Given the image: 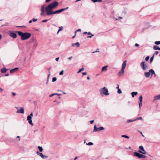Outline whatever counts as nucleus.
I'll return each mask as SVG.
<instances>
[{
	"label": "nucleus",
	"mask_w": 160,
	"mask_h": 160,
	"mask_svg": "<svg viewBox=\"0 0 160 160\" xmlns=\"http://www.w3.org/2000/svg\"><path fill=\"white\" fill-rule=\"evenodd\" d=\"M116 88L118 89H118H119V85H118L117 87H116Z\"/></svg>",
	"instance_id": "58"
},
{
	"label": "nucleus",
	"mask_w": 160,
	"mask_h": 160,
	"mask_svg": "<svg viewBox=\"0 0 160 160\" xmlns=\"http://www.w3.org/2000/svg\"><path fill=\"white\" fill-rule=\"evenodd\" d=\"M87 79H88V80H89V79H90V78H89V77H87Z\"/></svg>",
	"instance_id": "62"
},
{
	"label": "nucleus",
	"mask_w": 160,
	"mask_h": 160,
	"mask_svg": "<svg viewBox=\"0 0 160 160\" xmlns=\"http://www.w3.org/2000/svg\"><path fill=\"white\" fill-rule=\"evenodd\" d=\"M122 137L125 138H127V139H129V137L128 136L126 135H122Z\"/></svg>",
	"instance_id": "29"
},
{
	"label": "nucleus",
	"mask_w": 160,
	"mask_h": 160,
	"mask_svg": "<svg viewBox=\"0 0 160 160\" xmlns=\"http://www.w3.org/2000/svg\"><path fill=\"white\" fill-rule=\"evenodd\" d=\"M83 70H84V68H81L79 69V70L77 72V73H79L81 72H82V71H83Z\"/></svg>",
	"instance_id": "27"
},
{
	"label": "nucleus",
	"mask_w": 160,
	"mask_h": 160,
	"mask_svg": "<svg viewBox=\"0 0 160 160\" xmlns=\"http://www.w3.org/2000/svg\"><path fill=\"white\" fill-rule=\"evenodd\" d=\"M55 95H58V96H59V95H60L61 94H58V93H56V94Z\"/></svg>",
	"instance_id": "59"
},
{
	"label": "nucleus",
	"mask_w": 160,
	"mask_h": 160,
	"mask_svg": "<svg viewBox=\"0 0 160 160\" xmlns=\"http://www.w3.org/2000/svg\"><path fill=\"white\" fill-rule=\"evenodd\" d=\"M7 69L6 68H3L1 69V71L2 73H5L7 71Z\"/></svg>",
	"instance_id": "16"
},
{
	"label": "nucleus",
	"mask_w": 160,
	"mask_h": 160,
	"mask_svg": "<svg viewBox=\"0 0 160 160\" xmlns=\"http://www.w3.org/2000/svg\"><path fill=\"white\" fill-rule=\"evenodd\" d=\"M64 71L63 70H62L60 72L59 74L60 75H62L63 74Z\"/></svg>",
	"instance_id": "37"
},
{
	"label": "nucleus",
	"mask_w": 160,
	"mask_h": 160,
	"mask_svg": "<svg viewBox=\"0 0 160 160\" xmlns=\"http://www.w3.org/2000/svg\"><path fill=\"white\" fill-rule=\"evenodd\" d=\"M36 153L37 155H39L41 157H42V156L43 155V154L42 153L39 152L38 151Z\"/></svg>",
	"instance_id": "23"
},
{
	"label": "nucleus",
	"mask_w": 160,
	"mask_h": 160,
	"mask_svg": "<svg viewBox=\"0 0 160 160\" xmlns=\"http://www.w3.org/2000/svg\"><path fill=\"white\" fill-rule=\"evenodd\" d=\"M33 113L32 112L30 113L29 115L28 116L27 118V120L28 121V123L32 126L33 125V123H32V117L33 116Z\"/></svg>",
	"instance_id": "5"
},
{
	"label": "nucleus",
	"mask_w": 160,
	"mask_h": 160,
	"mask_svg": "<svg viewBox=\"0 0 160 160\" xmlns=\"http://www.w3.org/2000/svg\"><path fill=\"white\" fill-rule=\"evenodd\" d=\"M100 91L101 95L104 94L106 96H107L109 94L108 92V90L105 87H104L103 88L101 89Z\"/></svg>",
	"instance_id": "4"
},
{
	"label": "nucleus",
	"mask_w": 160,
	"mask_h": 160,
	"mask_svg": "<svg viewBox=\"0 0 160 160\" xmlns=\"http://www.w3.org/2000/svg\"><path fill=\"white\" fill-rule=\"evenodd\" d=\"M160 99V94L159 95L155 96L154 98V100L156 101L157 100Z\"/></svg>",
	"instance_id": "14"
},
{
	"label": "nucleus",
	"mask_w": 160,
	"mask_h": 160,
	"mask_svg": "<svg viewBox=\"0 0 160 160\" xmlns=\"http://www.w3.org/2000/svg\"><path fill=\"white\" fill-rule=\"evenodd\" d=\"M59 59V57L57 58H56L55 60L56 61H58Z\"/></svg>",
	"instance_id": "50"
},
{
	"label": "nucleus",
	"mask_w": 160,
	"mask_h": 160,
	"mask_svg": "<svg viewBox=\"0 0 160 160\" xmlns=\"http://www.w3.org/2000/svg\"><path fill=\"white\" fill-rule=\"evenodd\" d=\"M51 68H48V72L49 73V74L48 75V77H49V76L50 75V70Z\"/></svg>",
	"instance_id": "39"
},
{
	"label": "nucleus",
	"mask_w": 160,
	"mask_h": 160,
	"mask_svg": "<svg viewBox=\"0 0 160 160\" xmlns=\"http://www.w3.org/2000/svg\"><path fill=\"white\" fill-rule=\"evenodd\" d=\"M9 76V74L8 73L6 74L5 75V76Z\"/></svg>",
	"instance_id": "55"
},
{
	"label": "nucleus",
	"mask_w": 160,
	"mask_h": 160,
	"mask_svg": "<svg viewBox=\"0 0 160 160\" xmlns=\"http://www.w3.org/2000/svg\"><path fill=\"white\" fill-rule=\"evenodd\" d=\"M117 92L119 94H121L122 93V92L120 89H118L117 91Z\"/></svg>",
	"instance_id": "31"
},
{
	"label": "nucleus",
	"mask_w": 160,
	"mask_h": 160,
	"mask_svg": "<svg viewBox=\"0 0 160 160\" xmlns=\"http://www.w3.org/2000/svg\"><path fill=\"white\" fill-rule=\"evenodd\" d=\"M127 61H124L122 64V67L121 70L118 72V75L120 76L124 74V69L126 66Z\"/></svg>",
	"instance_id": "3"
},
{
	"label": "nucleus",
	"mask_w": 160,
	"mask_h": 160,
	"mask_svg": "<svg viewBox=\"0 0 160 160\" xmlns=\"http://www.w3.org/2000/svg\"><path fill=\"white\" fill-rule=\"evenodd\" d=\"M104 128L102 127H101L99 128H97L96 125H95L94 127L93 132H97L100 131L102 130H104Z\"/></svg>",
	"instance_id": "9"
},
{
	"label": "nucleus",
	"mask_w": 160,
	"mask_h": 160,
	"mask_svg": "<svg viewBox=\"0 0 160 160\" xmlns=\"http://www.w3.org/2000/svg\"><path fill=\"white\" fill-rule=\"evenodd\" d=\"M12 94L13 95H14V96L16 94L15 92H12Z\"/></svg>",
	"instance_id": "56"
},
{
	"label": "nucleus",
	"mask_w": 160,
	"mask_h": 160,
	"mask_svg": "<svg viewBox=\"0 0 160 160\" xmlns=\"http://www.w3.org/2000/svg\"><path fill=\"white\" fill-rule=\"evenodd\" d=\"M18 68H16L13 69H12L10 71V72L11 73H12L15 72L16 71H18Z\"/></svg>",
	"instance_id": "13"
},
{
	"label": "nucleus",
	"mask_w": 160,
	"mask_h": 160,
	"mask_svg": "<svg viewBox=\"0 0 160 160\" xmlns=\"http://www.w3.org/2000/svg\"><path fill=\"white\" fill-rule=\"evenodd\" d=\"M140 150L138 151V152L143 154H146L147 152L144 150L143 147L142 146H140L139 147Z\"/></svg>",
	"instance_id": "8"
},
{
	"label": "nucleus",
	"mask_w": 160,
	"mask_h": 160,
	"mask_svg": "<svg viewBox=\"0 0 160 160\" xmlns=\"http://www.w3.org/2000/svg\"><path fill=\"white\" fill-rule=\"evenodd\" d=\"M57 80V78L56 77H53L52 79V81L53 82H55Z\"/></svg>",
	"instance_id": "36"
},
{
	"label": "nucleus",
	"mask_w": 160,
	"mask_h": 160,
	"mask_svg": "<svg viewBox=\"0 0 160 160\" xmlns=\"http://www.w3.org/2000/svg\"><path fill=\"white\" fill-rule=\"evenodd\" d=\"M108 67V66H105L103 67L102 68V71H106L107 70V68Z\"/></svg>",
	"instance_id": "18"
},
{
	"label": "nucleus",
	"mask_w": 160,
	"mask_h": 160,
	"mask_svg": "<svg viewBox=\"0 0 160 160\" xmlns=\"http://www.w3.org/2000/svg\"><path fill=\"white\" fill-rule=\"evenodd\" d=\"M144 75L146 78H149L150 75L149 72V71L148 72H145L144 73Z\"/></svg>",
	"instance_id": "15"
},
{
	"label": "nucleus",
	"mask_w": 160,
	"mask_h": 160,
	"mask_svg": "<svg viewBox=\"0 0 160 160\" xmlns=\"http://www.w3.org/2000/svg\"><path fill=\"white\" fill-rule=\"evenodd\" d=\"M135 46L136 47H138V46H139V44H138V43H136V44H135Z\"/></svg>",
	"instance_id": "51"
},
{
	"label": "nucleus",
	"mask_w": 160,
	"mask_h": 160,
	"mask_svg": "<svg viewBox=\"0 0 160 160\" xmlns=\"http://www.w3.org/2000/svg\"><path fill=\"white\" fill-rule=\"evenodd\" d=\"M32 22V20H30L29 21V23H31Z\"/></svg>",
	"instance_id": "57"
},
{
	"label": "nucleus",
	"mask_w": 160,
	"mask_h": 160,
	"mask_svg": "<svg viewBox=\"0 0 160 160\" xmlns=\"http://www.w3.org/2000/svg\"><path fill=\"white\" fill-rule=\"evenodd\" d=\"M92 2H102V0H91Z\"/></svg>",
	"instance_id": "21"
},
{
	"label": "nucleus",
	"mask_w": 160,
	"mask_h": 160,
	"mask_svg": "<svg viewBox=\"0 0 160 160\" xmlns=\"http://www.w3.org/2000/svg\"><path fill=\"white\" fill-rule=\"evenodd\" d=\"M37 19H35L34 18H33L32 19V21L34 22H36V21H37Z\"/></svg>",
	"instance_id": "43"
},
{
	"label": "nucleus",
	"mask_w": 160,
	"mask_h": 160,
	"mask_svg": "<svg viewBox=\"0 0 160 160\" xmlns=\"http://www.w3.org/2000/svg\"><path fill=\"white\" fill-rule=\"evenodd\" d=\"M51 1V0H46L45 2H48Z\"/></svg>",
	"instance_id": "52"
},
{
	"label": "nucleus",
	"mask_w": 160,
	"mask_h": 160,
	"mask_svg": "<svg viewBox=\"0 0 160 160\" xmlns=\"http://www.w3.org/2000/svg\"><path fill=\"white\" fill-rule=\"evenodd\" d=\"M93 144V143H92V142H89L88 143H86V145H92Z\"/></svg>",
	"instance_id": "34"
},
{
	"label": "nucleus",
	"mask_w": 160,
	"mask_h": 160,
	"mask_svg": "<svg viewBox=\"0 0 160 160\" xmlns=\"http://www.w3.org/2000/svg\"><path fill=\"white\" fill-rule=\"evenodd\" d=\"M2 37V35L0 34V40L1 39Z\"/></svg>",
	"instance_id": "64"
},
{
	"label": "nucleus",
	"mask_w": 160,
	"mask_h": 160,
	"mask_svg": "<svg viewBox=\"0 0 160 160\" xmlns=\"http://www.w3.org/2000/svg\"><path fill=\"white\" fill-rule=\"evenodd\" d=\"M136 120V119H134L133 120H131V119H128V120L127 121V122H128V123H129V122H133V121H135Z\"/></svg>",
	"instance_id": "24"
},
{
	"label": "nucleus",
	"mask_w": 160,
	"mask_h": 160,
	"mask_svg": "<svg viewBox=\"0 0 160 160\" xmlns=\"http://www.w3.org/2000/svg\"><path fill=\"white\" fill-rule=\"evenodd\" d=\"M16 32L21 36V39L23 40L28 39L31 36V34L28 32L23 33L21 31H17Z\"/></svg>",
	"instance_id": "2"
},
{
	"label": "nucleus",
	"mask_w": 160,
	"mask_h": 160,
	"mask_svg": "<svg viewBox=\"0 0 160 160\" xmlns=\"http://www.w3.org/2000/svg\"><path fill=\"white\" fill-rule=\"evenodd\" d=\"M76 45L77 47H79L80 46V44L78 42H77L75 43L72 44V47H74L75 45Z\"/></svg>",
	"instance_id": "20"
},
{
	"label": "nucleus",
	"mask_w": 160,
	"mask_h": 160,
	"mask_svg": "<svg viewBox=\"0 0 160 160\" xmlns=\"http://www.w3.org/2000/svg\"><path fill=\"white\" fill-rule=\"evenodd\" d=\"M38 149L39 150L40 152H42V151L43 149L41 147L38 146Z\"/></svg>",
	"instance_id": "25"
},
{
	"label": "nucleus",
	"mask_w": 160,
	"mask_h": 160,
	"mask_svg": "<svg viewBox=\"0 0 160 160\" xmlns=\"http://www.w3.org/2000/svg\"><path fill=\"white\" fill-rule=\"evenodd\" d=\"M72 56L69 57L68 58V59L70 60H71L72 58Z\"/></svg>",
	"instance_id": "53"
},
{
	"label": "nucleus",
	"mask_w": 160,
	"mask_h": 160,
	"mask_svg": "<svg viewBox=\"0 0 160 160\" xmlns=\"http://www.w3.org/2000/svg\"><path fill=\"white\" fill-rule=\"evenodd\" d=\"M158 48L159 47L158 46L156 45H154L153 47V49L155 50H158Z\"/></svg>",
	"instance_id": "22"
},
{
	"label": "nucleus",
	"mask_w": 160,
	"mask_h": 160,
	"mask_svg": "<svg viewBox=\"0 0 160 160\" xmlns=\"http://www.w3.org/2000/svg\"><path fill=\"white\" fill-rule=\"evenodd\" d=\"M58 5V2H54L49 4L45 8L47 15L50 16L54 14H58L68 8V7H67L65 8H62L55 11H53L52 10L55 8Z\"/></svg>",
	"instance_id": "1"
},
{
	"label": "nucleus",
	"mask_w": 160,
	"mask_h": 160,
	"mask_svg": "<svg viewBox=\"0 0 160 160\" xmlns=\"http://www.w3.org/2000/svg\"><path fill=\"white\" fill-rule=\"evenodd\" d=\"M154 56V55H153V56L152 57H151L150 59V63H151L153 60Z\"/></svg>",
	"instance_id": "28"
},
{
	"label": "nucleus",
	"mask_w": 160,
	"mask_h": 160,
	"mask_svg": "<svg viewBox=\"0 0 160 160\" xmlns=\"http://www.w3.org/2000/svg\"><path fill=\"white\" fill-rule=\"evenodd\" d=\"M94 122V120H92V121H90V124H92Z\"/></svg>",
	"instance_id": "48"
},
{
	"label": "nucleus",
	"mask_w": 160,
	"mask_h": 160,
	"mask_svg": "<svg viewBox=\"0 0 160 160\" xmlns=\"http://www.w3.org/2000/svg\"><path fill=\"white\" fill-rule=\"evenodd\" d=\"M132 96L133 98L135 96H136L138 94L137 92H132L131 93Z\"/></svg>",
	"instance_id": "19"
},
{
	"label": "nucleus",
	"mask_w": 160,
	"mask_h": 160,
	"mask_svg": "<svg viewBox=\"0 0 160 160\" xmlns=\"http://www.w3.org/2000/svg\"><path fill=\"white\" fill-rule=\"evenodd\" d=\"M9 35L12 38H17V35L13 31H9Z\"/></svg>",
	"instance_id": "10"
},
{
	"label": "nucleus",
	"mask_w": 160,
	"mask_h": 160,
	"mask_svg": "<svg viewBox=\"0 0 160 160\" xmlns=\"http://www.w3.org/2000/svg\"><path fill=\"white\" fill-rule=\"evenodd\" d=\"M77 158H78V157H76L75 158H74V160H76V159Z\"/></svg>",
	"instance_id": "61"
},
{
	"label": "nucleus",
	"mask_w": 160,
	"mask_h": 160,
	"mask_svg": "<svg viewBox=\"0 0 160 160\" xmlns=\"http://www.w3.org/2000/svg\"><path fill=\"white\" fill-rule=\"evenodd\" d=\"M48 158V156H45V155H43V156H42V158L43 159H44V158Z\"/></svg>",
	"instance_id": "32"
},
{
	"label": "nucleus",
	"mask_w": 160,
	"mask_h": 160,
	"mask_svg": "<svg viewBox=\"0 0 160 160\" xmlns=\"http://www.w3.org/2000/svg\"><path fill=\"white\" fill-rule=\"evenodd\" d=\"M136 119V120H138V119H140V120H142V118L141 117H138V118L136 119Z\"/></svg>",
	"instance_id": "38"
},
{
	"label": "nucleus",
	"mask_w": 160,
	"mask_h": 160,
	"mask_svg": "<svg viewBox=\"0 0 160 160\" xmlns=\"http://www.w3.org/2000/svg\"><path fill=\"white\" fill-rule=\"evenodd\" d=\"M83 34H87L88 35L92 34L90 32H84L83 33Z\"/></svg>",
	"instance_id": "30"
},
{
	"label": "nucleus",
	"mask_w": 160,
	"mask_h": 160,
	"mask_svg": "<svg viewBox=\"0 0 160 160\" xmlns=\"http://www.w3.org/2000/svg\"><path fill=\"white\" fill-rule=\"evenodd\" d=\"M133 155L139 158H145L146 156L144 155L141 154L138 152H134L133 153Z\"/></svg>",
	"instance_id": "7"
},
{
	"label": "nucleus",
	"mask_w": 160,
	"mask_h": 160,
	"mask_svg": "<svg viewBox=\"0 0 160 160\" xmlns=\"http://www.w3.org/2000/svg\"><path fill=\"white\" fill-rule=\"evenodd\" d=\"M149 72H150V74H151V76H152L153 74H154V76L155 77L156 74H155L154 71L153 69H151L150 70H149Z\"/></svg>",
	"instance_id": "17"
},
{
	"label": "nucleus",
	"mask_w": 160,
	"mask_h": 160,
	"mask_svg": "<svg viewBox=\"0 0 160 160\" xmlns=\"http://www.w3.org/2000/svg\"><path fill=\"white\" fill-rule=\"evenodd\" d=\"M140 66L143 70H146L148 68V66L147 65L145 61H143L141 63Z\"/></svg>",
	"instance_id": "6"
},
{
	"label": "nucleus",
	"mask_w": 160,
	"mask_h": 160,
	"mask_svg": "<svg viewBox=\"0 0 160 160\" xmlns=\"http://www.w3.org/2000/svg\"><path fill=\"white\" fill-rule=\"evenodd\" d=\"M55 94H56V93H54V94H50L49 95V97H52V96H54V95H55Z\"/></svg>",
	"instance_id": "44"
},
{
	"label": "nucleus",
	"mask_w": 160,
	"mask_h": 160,
	"mask_svg": "<svg viewBox=\"0 0 160 160\" xmlns=\"http://www.w3.org/2000/svg\"><path fill=\"white\" fill-rule=\"evenodd\" d=\"M99 52V49L98 48L97 49V51H96L93 52V53H95V52Z\"/></svg>",
	"instance_id": "46"
},
{
	"label": "nucleus",
	"mask_w": 160,
	"mask_h": 160,
	"mask_svg": "<svg viewBox=\"0 0 160 160\" xmlns=\"http://www.w3.org/2000/svg\"><path fill=\"white\" fill-rule=\"evenodd\" d=\"M155 43L157 45H159L160 44V41H156Z\"/></svg>",
	"instance_id": "35"
},
{
	"label": "nucleus",
	"mask_w": 160,
	"mask_h": 160,
	"mask_svg": "<svg viewBox=\"0 0 160 160\" xmlns=\"http://www.w3.org/2000/svg\"><path fill=\"white\" fill-rule=\"evenodd\" d=\"M139 101H140L139 102H142V95L140 96L139 97Z\"/></svg>",
	"instance_id": "26"
},
{
	"label": "nucleus",
	"mask_w": 160,
	"mask_h": 160,
	"mask_svg": "<svg viewBox=\"0 0 160 160\" xmlns=\"http://www.w3.org/2000/svg\"><path fill=\"white\" fill-rule=\"evenodd\" d=\"M80 1V0H77L75 2H78V1Z\"/></svg>",
	"instance_id": "63"
},
{
	"label": "nucleus",
	"mask_w": 160,
	"mask_h": 160,
	"mask_svg": "<svg viewBox=\"0 0 160 160\" xmlns=\"http://www.w3.org/2000/svg\"><path fill=\"white\" fill-rule=\"evenodd\" d=\"M82 74L83 75H85L87 74V73H86V72H83L82 73Z\"/></svg>",
	"instance_id": "49"
},
{
	"label": "nucleus",
	"mask_w": 160,
	"mask_h": 160,
	"mask_svg": "<svg viewBox=\"0 0 160 160\" xmlns=\"http://www.w3.org/2000/svg\"><path fill=\"white\" fill-rule=\"evenodd\" d=\"M16 112L17 113H21L23 114L24 112V109L23 107H21L20 108V109L18 110Z\"/></svg>",
	"instance_id": "12"
},
{
	"label": "nucleus",
	"mask_w": 160,
	"mask_h": 160,
	"mask_svg": "<svg viewBox=\"0 0 160 160\" xmlns=\"http://www.w3.org/2000/svg\"><path fill=\"white\" fill-rule=\"evenodd\" d=\"M48 19H45V20H42V22H47L48 21Z\"/></svg>",
	"instance_id": "41"
},
{
	"label": "nucleus",
	"mask_w": 160,
	"mask_h": 160,
	"mask_svg": "<svg viewBox=\"0 0 160 160\" xmlns=\"http://www.w3.org/2000/svg\"><path fill=\"white\" fill-rule=\"evenodd\" d=\"M81 29H79L78 30H76V31H80V32H81Z\"/></svg>",
	"instance_id": "54"
},
{
	"label": "nucleus",
	"mask_w": 160,
	"mask_h": 160,
	"mask_svg": "<svg viewBox=\"0 0 160 160\" xmlns=\"http://www.w3.org/2000/svg\"><path fill=\"white\" fill-rule=\"evenodd\" d=\"M0 90H1V91H2L3 90V89H2L1 88H0Z\"/></svg>",
	"instance_id": "60"
},
{
	"label": "nucleus",
	"mask_w": 160,
	"mask_h": 160,
	"mask_svg": "<svg viewBox=\"0 0 160 160\" xmlns=\"http://www.w3.org/2000/svg\"><path fill=\"white\" fill-rule=\"evenodd\" d=\"M158 51H156L154 55L155 54V55H156L158 54Z\"/></svg>",
	"instance_id": "47"
},
{
	"label": "nucleus",
	"mask_w": 160,
	"mask_h": 160,
	"mask_svg": "<svg viewBox=\"0 0 160 160\" xmlns=\"http://www.w3.org/2000/svg\"><path fill=\"white\" fill-rule=\"evenodd\" d=\"M91 36H88V37H87V38H92V36H94V35H93V34H91Z\"/></svg>",
	"instance_id": "45"
},
{
	"label": "nucleus",
	"mask_w": 160,
	"mask_h": 160,
	"mask_svg": "<svg viewBox=\"0 0 160 160\" xmlns=\"http://www.w3.org/2000/svg\"><path fill=\"white\" fill-rule=\"evenodd\" d=\"M149 56H147V57L146 58H145V60L146 61H148V60L149 59Z\"/></svg>",
	"instance_id": "40"
},
{
	"label": "nucleus",
	"mask_w": 160,
	"mask_h": 160,
	"mask_svg": "<svg viewBox=\"0 0 160 160\" xmlns=\"http://www.w3.org/2000/svg\"><path fill=\"white\" fill-rule=\"evenodd\" d=\"M41 13L40 15L41 16L43 15L45 12V8L44 6L42 5L41 6Z\"/></svg>",
	"instance_id": "11"
},
{
	"label": "nucleus",
	"mask_w": 160,
	"mask_h": 160,
	"mask_svg": "<svg viewBox=\"0 0 160 160\" xmlns=\"http://www.w3.org/2000/svg\"><path fill=\"white\" fill-rule=\"evenodd\" d=\"M139 108H140L142 106V102H139Z\"/></svg>",
	"instance_id": "42"
},
{
	"label": "nucleus",
	"mask_w": 160,
	"mask_h": 160,
	"mask_svg": "<svg viewBox=\"0 0 160 160\" xmlns=\"http://www.w3.org/2000/svg\"><path fill=\"white\" fill-rule=\"evenodd\" d=\"M63 28V27H62V26L60 27H59V29L58 30V32H60V31L62 30Z\"/></svg>",
	"instance_id": "33"
}]
</instances>
